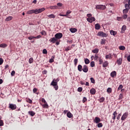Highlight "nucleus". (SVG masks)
<instances>
[{"instance_id": "nucleus-1", "label": "nucleus", "mask_w": 130, "mask_h": 130, "mask_svg": "<svg viewBox=\"0 0 130 130\" xmlns=\"http://www.w3.org/2000/svg\"><path fill=\"white\" fill-rule=\"evenodd\" d=\"M45 11V8H42L40 9H36L35 10H29L27 11V14L30 15L31 14H40V13H42V12H44Z\"/></svg>"}, {"instance_id": "nucleus-2", "label": "nucleus", "mask_w": 130, "mask_h": 130, "mask_svg": "<svg viewBox=\"0 0 130 130\" xmlns=\"http://www.w3.org/2000/svg\"><path fill=\"white\" fill-rule=\"evenodd\" d=\"M95 9L96 10H105L106 7L104 5H98L96 6Z\"/></svg>"}, {"instance_id": "nucleus-3", "label": "nucleus", "mask_w": 130, "mask_h": 130, "mask_svg": "<svg viewBox=\"0 0 130 130\" xmlns=\"http://www.w3.org/2000/svg\"><path fill=\"white\" fill-rule=\"evenodd\" d=\"M55 38L56 39H60L62 38V33H57L55 35Z\"/></svg>"}, {"instance_id": "nucleus-4", "label": "nucleus", "mask_w": 130, "mask_h": 130, "mask_svg": "<svg viewBox=\"0 0 130 130\" xmlns=\"http://www.w3.org/2000/svg\"><path fill=\"white\" fill-rule=\"evenodd\" d=\"M98 36H102V37H107L106 33H104L103 31H99L98 33Z\"/></svg>"}, {"instance_id": "nucleus-5", "label": "nucleus", "mask_w": 130, "mask_h": 130, "mask_svg": "<svg viewBox=\"0 0 130 130\" xmlns=\"http://www.w3.org/2000/svg\"><path fill=\"white\" fill-rule=\"evenodd\" d=\"M82 71L84 73H88V71H89V67H88L87 65L83 66Z\"/></svg>"}, {"instance_id": "nucleus-6", "label": "nucleus", "mask_w": 130, "mask_h": 130, "mask_svg": "<svg viewBox=\"0 0 130 130\" xmlns=\"http://www.w3.org/2000/svg\"><path fill=\"white\" fill-rule=\"evenodd\" d=\"M95 20L96 19L94 17H91L90 18H87V22H89V23H92V22H95Z\"/></svg>"}, {"instance_id": "nucleus-7", "label": "nucleus", "mask_w": 130, "mask_h": 130, "mask_svg": "<svg viewBox=\"0 0 130 130\" xmlns=\"http://www.w3.org/2000/svg\"><path fill=\"white\" fill-rule=\"evenodd\" d=\"M128 115V112H127L124 113L121 117V120H124V119H126Z\"/></svg>"}, {"instance_id": "nucleus-8", "label": "nucleus", "mask_w": 130, "mask_h": 130, "mask_svg": "<svg viewBox=\"0 0 130 130\" xmlns=\"http://www.w3.org/2000/svg\"><path fill=\"white\" fill-rule=\"evenodd\" d=\"M9 107L11 109H12V110H15V109L17 108V106L13 104H10Z\"/></svg>"}, {"instance_id": "nucleus-9", "label": "nucleus", "mask_w": 130, "mask_h": 130, "mask_svg": "<svg viewBox=\"0 0 130 130\" xmlns=\"http://www.w3.org/2000/svg\"><path fill=\"white\" fill-rule=\"evenodd\" d=\"M94 122L95 123H99L100 122H101V119L98 117H95L94 118V119L93 120Z\"/></svg>"}, {"instance_id": "nucleus-10", "label": "nucleus", "mask_w": 130, "mask_h": 130, "mask_svg": "<svg viewBox=\"0 0 130 130\" xmlns=\"http://www.w3.org/2000/svg\"><path fill=\"white\" fill-rule=\"evenodd\" d=\"M113 116L112 117V119H113V122H114V120H115V119H116V115H117V112L115 111L113 113Z\"/></svg>"}, {"instance_id": "nucleus-11", "label": "nucleus", "mask_w": 130, "mask_h": 130, "mask_svg": "<svg viewBox=\"0 0 130 130\" xmlns=\"http://www.w3.org/2000/svg\"><path fill=\"white\" fill-rule=\"evenodd\" d=\"M50 42H52V43H55L56 41H57V39L55 38H52L49 40Z\"/></svg>"}, {"instance_id": "nucleus-12", "label": "nucleus", "mask_w": 130, "mask_h": 130, "mask_svg": "<svg viewBox=\"0 0 130 130\" xmlns=\"http://www.w3.org/2000/svg\"><path fill=\"white\" fill-rule=\"evenodd\" d=\"M116 62L118 66L121 65V63H122V58H119L117 60Z\"/></svg>"}, {"instance_id": "nucleus-13", "label": "nucleus", "mask_w": 130, "mask_h": 130, "mask_svg": "<svg viewBox=\"0 0 130 130\" xmlns=\"http://www.w3.org/2000/svg\"><path fill=\"white\" fill-rule=\"evenodd\" d=\"M110 76L112 78H115L116 77V71H113L111 73Z\"/></svg>"}, {"instance_id": "nucleus-14", "label": "nucleus", "mask_w": 130, "mask_h": 130, "mask_svg": "<svg viewBox=\"0 0 130 130\" xmlns=\"http://www.w3.org/2000/svg\"><path fill=\"white\" fill-rule=\"evenodd\" d=\"M125 30H126V26L125 25H124L121 27V33H124Z\"/></svg>"}, {"instance_id": "nucleus-15", "label": "nucleus", "mask_w": 130, "mask_h": 130, "mask_svg": "<svg viewBox=\"0 0 130 130\" xmlns=\"http://www.w3.org/2000/svg\"><path fill=\"white\" fill-rule=\"evenodd\" d=\"M70 31L71 32V33H76L77 31H78V29L76 28H71L70 29Z\"/></svg>"}, {"instance_id": "nucleus-16", "label": "nucleus", "mask_w": 130, "mask_h": 130, "mask_svg": "<svg viewBox=\"0 0 130 130\" xmlns=\"http://www.w3.org/2000/svg\"><path fill=\"white\" fill-rule=\"evenodd\" d=\"M90 93L92 94V95H95V93H96V90L94 88H92L90 89Z\"/></svg>"}, {"instance_id": "nucleus-17", "label": "nucleus", "mask_w": 130, "mask_h": 130, "mask_svg": "<svg viewBox=\"0 0 130 130\" xmlns=\"http://www.w3.org/2000/svg\"><path fill=\"white\" fill-rule=\"evenodd\" d=\"M108 64H109V63H108V61H105L103 63V68H107V66H108Z\"/></svg>"}, {"instance_id": "nucleus-18", "label": "nucleus", "mask_w": 130, "mask_h": 130, "mask_svg": "<svg viewBox=\"0 0 130 130\" xmlns=\"http://www.w3.org/2000/svg\"><path fill=\"white\" fill-rule=\"evenodd\" d=\"M51 85L52 86H56V85H57V82L55 81V79H54L52 81Z\"/></svg>"}, {"instance_id": "nucleus-19", "label": "nucleus", "mask_w": 130, "mask_h": 130, "mask_svg": "<svg viewBox=\"0 0 130 130\" xmlns=\"http://www.w3.org/2000/svg\"><path fill=\"white\" fill-rule=\"evenodd\" d=\"M110 34H111V35H113V36H115V35H116V34H117V32H116V31H114L113 30H110Z\"/></svg>"}, {"instance_id": "nucleus-20", "label": "nucleus", "mask_w": 130, "mask_h": 130, "mask_svg": "<svg viewBox=\"0 0 130 130\" xmlns=\"http://www.w3.org/2000/svg\"><path fill=\"white\" fill-rule=\"evenodd\" d=\"M78 70L79 72H82L83 71V66L81 64L78 66Z\"/></svg>"}, {"instance_id": "nucleus-21", "label": "nucleus", "mask_w": 130, "mask_h": 130, "mask_svg": "<svg viewBox=\"0 0 130 130\" xmlns=\"http://www.w3.org/2000/svg\"><path fill=\"white\" fill-rule=\"evenodd\" d=\"M13 20V16H9L5 19L6 22H9V21H12Z\"/></svg>"}, {"instance_id": "nucleus-22", "label": "nucleus", "mask_w": 130, "mask_h": 130, "mask_svg": "<svg viewBox=\"0 0 130 130\" xmlns=\"http://www.w3.org/2000/svg\"><path fill=\"white\" fill-rule=\"evenodd\" d=\"M106 58L107 59H111V58H112V55L111 54H109L108 55H106Z\"/></svg>"}, {"instance_id": "nucleus-23", "label": "nucleus", "mask_w": 130, "mask_h": 130, "mask_svg": "<svg viewBox=\"0 0 130 130\" xmlns=\"http://www.w3.org/2000/svg\"><path fill=\"white\" fill-rule=\"evenodd\" d=\"M73 116V114H72L71 112H68L67 113V117H69V118H72Z\"/></svg>"}, {"instance_id": "nucleus-24", "label": "nucleus", "mask_w": 130, "mask_h": 130, "mask_svg": "<svg viewBox=\"0 0 130 130\" xmlns=\"http://www.w3.org/2000/svg\"><path fill=\"white\" fill-rule=\"evenodd\" d=\"M101 26H100V24H99V23H96L95 25V28L96 30H99V29H100Z\"/></svg>"}, {"instance_id": "nucleus-25", "label": "nucleus", "mask_w": 130, "mask_h": 130, "mask_svg": "<svg viewBox=\"0 0 130 130\" xmlns=\"http://www.w3.org/2000/svg\"><path fill=\"white\" fill-rule=\"evenodd\" d=\"M28 114H29V115H30L31 116H34L35 114H36V113H35V112H34V111H29V112H28Z\"/></svg>"}, {"instance_id": "nucleus-26", "label": "nucleus", "mask_w": 130, "mask_h": 130, "mask_svg": "<svg viewBox=\"0 0 130 130\" xmlns=\"http://www.w3.org/2000/svg\"><path fill=\"white\" fill-rule=\"evenodd\" d=\"M84 62H85V64H89V63H90V60H89V59H88V58H85Z\"/></svg>"}, {"instance_id": "nucleus-27", "label": "nucleus", "mask_w": 130, "mask_h": 130, "mask_svg": "<svg viewBox=\"0 0 130 130\" xmlns=\"http://www.w3.org/2000/svg\"><path fill=\"white\" fill-rule=\"evenodd\" d=\"M48 18L50 19H54L55 18V15L54 14H50L49 15H48Z\"/></svg>"}, {"instance_id": "nucleus-28", "label": "nucleus", "mask_w": 130, "mask_h": 130, "mask_svg": "<svg viewBox=\"0 0 130 130\" xmlns=\"http://www.w3.org/2000/svg\"><path fill=\"white\" fill-rule=\"evenodd\" d=\"M107 93H109V94H110V93H111V92H112V88L109 87L107 88Z\"/></svg>"}, {"instance_id": "nucleus-29", "label": "nucleus", "mask_w": 130, "mask_h": 130, "mask_svg": "<svg viewBox=\"0 0 130 130\" xmlns=\"http://www.w3.org/2000/svg\"><path fill=\"white\" fill-rule=\"evenodd\" d=\"M26 102H27V103H29V104H32V103H33L32 100L29 98L26 99Z\"/></svg>"}, {"instance_id": "nucleus-30", "label": "nucleus", "mask_w": 130, "mask_h": 130, "mask_svg": "<svg viewBox=\"0 0 130 130\" xmlns=\"http://www.w3.org/2000/svg\"><path fill=\"white\" fill-rule=\"evenodd\" d=\"M93 53H98L99 52V49L95 48L94 50L92 51Z\"/></svg>"}, {"instance_id": "nucleus-31", "label": "nucleus", "mask_w": 130, "mask_h": 130, "mask_svg": "<svg viewBox=\"0 0 130 130\" xmlns=\"http://www.w3.org/2000/svg\"><path fill=\"white\" fill-rule=\"evenodd\" d=\"M119 49H120V50H125V47L124 46H120L119 47Z\"/></svg>"}, {"instance_id": "nucleus-32", "label": "nucleus", "mask_w": 130, "mask_h": 130, "mask_svg": "<svg viewBox=\"0 0 130 130\" xmlns=\"http://www.w3.org/2000/svg\"><path fill=\"white\" fill-rule=\"evenodd\" d=\"M121 99H123V94H122V93L119 94L118 100H121Z\"/></svg>"}, {"instance_id": "nucleus-33", "label": "nucleus", "mask_w": 130, "mask_h": 130, "mask_svg": "<svg viewBox=\"0 0 130 130\" xmlns=\"http://www.w3.org/2000/svg\"><path fill=\"white\" fill-rule=\"evenodd\" d=\"M8 46V45L6 44H0V47H2L3 48H5V47H7Z\"/></svg>"}, {"instance_id": "nucleus-34", "label": "nucleus", "mask_w": 130, "mask_h": 130, "mask_svg": "<svg viewBox=\"0 0 130 130\" xmlns=\"http://www.w3.org/2000/svg\"><path fill=\"white\" fill-rule=\"evenodd\" d=\"M127 13H128V9L126 8L123 10V13L124 14H126Z\"/></svg>"}, {"instance_id": "nucleus-35", "label": "nucleus", "mask_w": 130, "mask_h": 130, "mask_svg": "<svg viewBox=\"0 0 130 130\" xmlns=\"http://www.w3.org/2000/svg\"><path fill=\"white\" fill-rule=\"evenodd\" d=\"M45 104H44L43 105V107L44 108H48V104H47V103H44Z\"/></svg>"}, {"instance_id": "nucleus-36", "label": "nucleus", "mask_w": 130, "mask_h": 130, "mask_svg": "<svg viewBox=\"0 0 130 130\" xmlns=\"http://www.w3.org/2000/svg\"><path fill=\"white\" fill-rule=\"evenodd\" d=\"M34 61V59L32 57H30L28 60L29 63H32Z\"/></svg>"}, {"instance_id": "nucleus-37", "label": "nucleus", "mask_w": 130, "mask_h": 130, "mask_svg": "<svg viewBox=\"0 0 130 130\" xmlns=\"http://www.w3.org/2000/svg\"><path fill=\"white\" fill-rule=\"evenodd\" d=\"M105 100V98L102 97L100 99V103H102L104 102V101Z\"/></svg>"}, {"instance_id": "nucleus-38", "label": "nucleus", "mask_w": 130, "mask_h": 130, "mask_svg": "<svg viewBox=\"0 0 130 130\" xmlns=\"http://www.w3.org/2000/svg\"><path fill=\"white\" fill-rule=\"evenodd\" d=\"M122 88H123V85H122V84L119 85V87L117 88V90L119 91V90H121V89H122Z\"/></svg>"}, {"instance_id": "nucleus-39", "label": "nucleus", "mask_w": 130, "mask_h": 130, "mask_svg": "<svg viewBox=\"0 0 130 130\" xmlns=\"http://www.w3.org/2000/svg\"><path fill=\"white\" fill-rule=\"evenodd\" d=\"M90 67L91 68H94V67H95V62L92 61L91 62H90Z\"/></svg>"}, {"instance_id": "nucleus-40", "label": "nucleus", "mask_w": 130, "mask_h": 130, "mask_svg": "<svg viewBox=\"0 0 130 130\" xmlns=\"http://www.w3.org/2000/svg\"><path fill=\"white\" fill-rule=\"evenodd\" d=\"M50 9H51V10H54L55 9H57V6H50Z\"/></svg>"}, {"instance_id": "nucleus-41", "label": "nucleus", "mask_w": 130, "mask_h": 130, "mask_svg": "<svg viewBox=\"0 0 130 130\" xmlns=\"http://www.w3.org/2000/svg\"><path fill=\"white\" fill-rule=\"evenodd\" d=\"M35 39V37L34 36H30L28 38V39H29V40H32V39Z\"/></svg>"}, {"instance_id": "nucleus-42", "label": "nucleus", "mask_w": 130, "mask_h": 130, "mask_svg": "<svg viewBox=\"0 0 130 130\" xmlns=\"http://www.w3.org/2000/svg\"><path fill=\"white\" fill-rule=\"evenodd\" d=\"M98 127H102V126H103V124H102V123H98Z\"/></svg>"}, {"instance_id": "nucleus-43", "label": "nucleus", "mask_w": 130, "mask_h": 130, "mask_svg": "<svg viewBox=\"0 0 130 130\" xmlns=\"http://www.w3.org/2000/svg\"><path fill=\"white\" fill-rule=\"evenodd\" d=\"M74 64L75 66H77V64H78V59L77 58H75L74 60Z\"/></svg>"}, {"instance_id": "nucleus-44", "label": "nucleus", "mask_w": 130, "mask_h": 130, "mask_svg": "<svg viewBox=\"0 0 130 130\" xmlns=\"http://www.w3.org/2000/svg\"><path fill=\"white\" fill-rule=\"evenodd\" d=\"M90 81L92 84H95V79H94L93 77L90 78Z\"/></svg>"}, {"instance_id": "nucleus-45", "label": "nucleus", "mask_w": 130, "mask_h": 130, "mask_svg": "<svg viewBox=\"0 0 130 130\" xmlns=\"http://www.w3.org/2000/svg\"><path fill=\"white\" fill-rule=\"evenodd\" d=\"M101 44H102V45H104V44H105V40L102 39Z\"/></svg>"}, {"instance_id": "nucleus-46", "label": "nucleus", "mask_w": 130, "mask_h": 130, "mask_svg": "<svg viewBox=\"0 0 130 130\" xmlns=\"http://www.w3.org/2000/svg\"><path fill=\"white\" fill-rule=\"evenodd\" d=\"M4 63V59L0 58V66H2Z\"/></svg>"}, {"instance_id": "nucleus-47", "label": "nucleus", "mask_w": 130, "mask_h": 130, "mask_svg": "<svg viewBox=\"0 0 130 130\" xmlns=\"http://www.w3.org/2000/svg\"><path fill=\"white\" fill-rule=\"evenodd\" d=\"M43 53L44 54H47V50H46V49H44L43 50Z\"/></svg>"}, {"instance_id": "nucleus-48", "label": "nucleus", "mask_w": 130, "mask_h": 130, "mask_svg": "<svg viewBox=\"0 0 130 130\" xmlns=\"http://www.w3.org/2000/svg\"><path fill=\"white\" fill-rule=\"evenodd\" d=\"M87 98L86 97H84L82 100V103H85L87 101Z\"/></svg>"}, {"instance_id": "nucleus-49", "label": "nucleus", "mask_w": 130, "mask_h": 130, "mask_svg": "<svg viewBox=\"0 0 130 130\" xmlns=\"http://www.w3.org/2000/svg\"><path fill=\"white\" fill-rule=\"evenodd\" d=\"M122 18H123V19H124V20H125V19L127 18V15L124 14V15L122 16Z\"/></svg>"}, {"instance_id": "nucleus-50", "label": "nucleus", "mask_w": 130, "mask_h": 130, "mask_svg": "<svg viewBox=\"0 0 130 130\" xmlns=\"http://www.w3.org/2000/svg\"><path fill=\"white\" fill-rule=\"evenodd\" d=\"M125 9H128V10H129V5L127 4H125Z\"/></svg>"}, {"instance_id": "nucleus-51", "label": "nucleus", "mask_w": 130, "mask_h": 130, "mask_svg": "<svg viewBox=\"0 0 130 130\" xmlns=\"http://www.w3.org/2000/svg\"><path fill=\"white\" fill-rule=\"evenodd\" d=\"M53 86L56 91H57V90H58V85H53Z\"/></svg>"}, {"instance_id": "nucleus-52", "label": "nucleus", "mask_w": 130, "mask_h": 130, "mask_svg": "<svg viewBox=\"0 0 130 130\" xmlns=\"http://www.w3.org/2000/svg\"><path fill=\"white\" fill-rule=\"evenodd\" d=\"M120 116H121V113L119 114L117 116V119L118 120H119V119H120Z\"/></svg>"}, {"instance_id": "nucleus-53", "label": "nucleus", "mask_w": 130, "mask_h": 130, "mask_svg": "<svg viewBox=\"0 0 130 130\" xmlns=\"http://www.w3.org/2000/svg\"><path fill=\"white\" fill-rule=\"evenodd\" d=\"M15 74H16V72H15V71H12L11 73L12 77H14V76H15Z\"/></svg>"}, {"instance_id": "nucleus-54", "label": "nucleus", "mask_w": 130, "mask_h": 130, "mask_svg": "<svg viewBox=\"0 0 130 130\" xmlns=\"http://www.w3.org/2000/svg\"><path fill=\"white\" fill-rule=\"evenodd\" d=\"M99 57V56H98V55L95 54L94 56V60H97V59H98Z\"/></svg>"}, {"instance_id": "nucleus-55", "label": "nucleus", "mask_w": 130, "mask_h": 130, "mask_svg": "<svg viewBox=\"0 0 130 130\" xmlns=\"http://www.w3.org/2000/svg\"><path fill=\"white\" fill-rule=\"evenodd\" d=\"M83 91V88L82 87H78V92H82Z\"/></svg>"}, {"instance_id": "nucleus-56", "label": "nucleus", "mask_w": 130, "mask_h": 130, "mask_svg": "<svg viewBox=\"0 0 130 130\" xmlns=\"http://www.w3.org/2000/svg\"><path fill=\"white\" fill-rule=\"evenodd\" d=\"M54 56H53V58H51L49 60L50 62H53V61H54Z\"/></svg>"}, {"instance_id": "nucleus-57", "label": "nucleus", "mask_w": 130, "mask_h": 130, "mask_svg": "<svg viewBox=\"0 0 130 130\" xmlns=\"http://www.w3.org/2000/svg\"><path fill=\"white\" fill-rule=\"evenodd\" d=\"M41 34H42V35H46V32L45 30H43L41 32Z\"/></svg>"}, {"instance_id": "nucleus-58", "label": "nucleus", "mask_w": 130, "mask_h": 130, "mask_svg": "<svg viewBox=\"0 0 130 130\" xmlns=\"http://www.w3.org/2000/svg\"><path fill=\"white\" fill-rule=\"evenodd\" d=\"M72 49V48L71 47H68L66 49V51H69V50H71Z\"/></svg>"}, {"instance_id": "nucleus-59", "label": "nucleus", "mask_w": 130, "mask_h": 130, "mask_svg": "<svg viewBox=\"0 0 130 130\" xmlns=\"http://www.w3.org/2000/svg\"><path fill=\"white\" fill-rule=\"evenodd\" d=\"M40 38H41V35H39V36H37V37H35V39H40Z\"/></svg>"}, {"instance_id": "nucleus-60", "label": "nucleus", "mask_w": 130, "mask_h": 130, "mask_svg": "<svg viewBox=\"0 0 130 130\" xmlns=\"http://www.w3.org/2000/svg\"><path fill=\"white\" fill-rule=\"evenodd\" d=\"M99 62L100 64H102L103 63V60L102 58L100 59Z\"/></svg>"}, {"instance_id": "nucleus-61", "label": "nucleus", "mask_w": 130, "mask_h": 130, "mask_svg": "<svg viewBox=\"0 0 130 130\" xmlns=\"http://www.w3.org/2000/svg\"><path fill=\"white\" fill-rule=\"evenodd\" d=\"M4 125V122L3 120H0V126H3Z\"/></svg>"}, {"instance_id": "nucleus-62", "label": "nucleus", "mask_w": 130, "mask_h": 130, "mask_svg": "<svg viewBox=\"0 0 130 130\" xmlns=\"http://www.w3.org/2000/svg\"><path fill=\"white\" fill-rule=\"evenodd\" d=\"M57 6H58V7H62V4L59 3L57 4Z\"/></svg>"}, {"instance_id": "nucleus-63", "label": "nucleus", "mask_w": 130, "mask_h": 130, "mask_svg": "<svg viewBox=\"0 0 130 130\" xmlns=\"http://www.w3.org/2000/svg\"><path fill=\"white\" fill-rule=\"evenodd\" d=\"M87 17H88V18H91V17H92V14H87Z\"/></svg>"}, {"instance_id": "nucleus-64", "label": "nucleus", "mask_w": 130, "mask_h": 130, "mask_svg": "<svg viewBox=\"0 0 130 130\" xmlns=\"http://www.w3.org/2000/svg\"><path fill=\"white\" fill-rule=\"evenodd\" d=\"M127 60H128V61L130 62V55H128V56L127 57Z\"/></svg>"}]
</instances>
